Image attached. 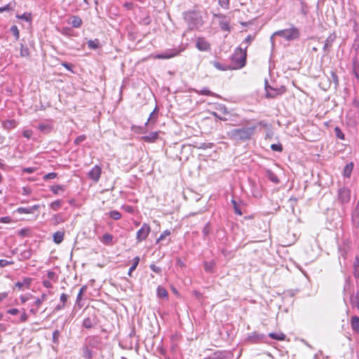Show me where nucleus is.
I'll return each mask as SVG.
<instances>
[{
	"instance_id": "nucleus-47",
	"label": "nucleus",
	"mask_w": 359,
	"mask_h": 359,
	"mask_svg": "<svg viewBox=\"0 0 359 359\" xmlns=\"http://www.w3.org/2000/svg\"><path fill=\"white\" fill-rule=\"evenodd\" d=\"M214 146V144L212 142H208V143H201L199 145L196 146V148L199 149H211Z\"/></svg>"
},
{
	"instance_id": "nucleus-9",
	"label": "nucleus",
	"mask_w": 359,
	"mask_h": 359,
	"mask_svg": "<svg viewBox=\"0 0 359 359\" xmlns=\"http://www.w3.org/2000/svg\"><path fill=\"white\" fill-rule=\"evenodd\" d=\"M265 335L264 334H259L256 332L250 334L247 337L246 340L250 344H257L262 342L265 339Z\"/></svg>"
},
{
	"instance_id": "nucleus-41",
	"label": "nucleus",
	"mask_w": 359,
	"mask_h": 359,
	"mask_svg": "<svg viewBox=\"0 0 359 359\" xmlns=\"http://www.w3.org/2000/svg\"><path fill=\"white\" fill-rule=\"evenodd\" d=\"M108 215L114 220H118L121 218V214L118 210H111L109 212Z\"/></svg>"
},
{
	"instance_id": "nucleus-1",
	"label": "nucleus",
	"mask_w": 359,
	"mask_h": 359,
	"mask_svg": "<svg viewBox=\"0 0 359 359\" xmlns=\"http://www.w3.org/2000/svg\"><path fill=\"white\" fill-rule=\"evenodd\" d=\"M257 126L233 128L226 133L229 139L236 142H245L250 140L255 133Z\"/></svg>"
},
{
	"instance_id": "nucleus-40",
	"label": "nucleus",
	"mask_w": 359,
	"mask_h": 359,
	"mask_svg": "<svg viewBox=\"0 0 359 359\" xmlns=\"http://www.w3.org/2000/svg\"><path fill=\"white\" fill-rule=\"evenodd\" d=\"M231 203L233 206L234 212L236 215H242L243 212H242L240 205L234 199L231 200Z\"/></svg>"
},
{
	"instance_id": "nucleus-22",
	"label": "nucleus",
	"mask_w": 359,
	"mask_h": 359,
	"mask_svg": "<svg viewBox=\"0 0 359 359\" xmlns=\"http://www.w3.org/2000/svg\"><path fill=\"white\" fill-rule=\"evenodd\" d=\"M31 283V278H25L23 281H18L15 284V287H17L18 290H22L23 287H26L27 288H29Z\"/></svg>"
},
{
	"instance_id": "nucleus-60",
	"label": "nucleus",
	"mask_w": 359,
	"mask_h": 359,
	"mask_svg": "<svg viewBox=\"0 0 359 359\" xmlns=\"http://www.w3.org/2000/svg\"><path fill=\"white\" fill-rule=\"evenodd\" d=\"M57 174L56 172H49L44 175L43 179L45 180L54 179L57 177Z\"/></svg>"
},
{
	"instance_id": "nucleus-57",
	"label": "nucleus",
	"mask_w": 359,
	"mask_h": 359,
	"mask_svg": "<svg viewBox=\"0 0 359 359\" xmlns=\"http://www.w3.org/2000/svg\"><path fill=\"white\" fill-rule=\"evenodd\" d=\"M199 94L202 95L210 96L212 95V92L207 88H203L200 91Z\"/></svg>"
},
{
	"instance_id": "nucleus-52",
	"label": "nucleus",
	"mask_w": 359,
	"mask_h": 359,
	"mask_svg": "<svg viewBox=\"0 0 359 359\" xmlns=\"http://www.w3.org/2000/svg\"><path fill=\"white\" fill-rule=\"evenodd\" d=\"M169 235H170V230L166 229L163 231L157 239L156 243H159L160 241H163L166 236H168Z\"/></svg>"
},
{
	"instance_id": "nucleus-25",
	"label": "nucleus",
	"mask_w": 359,
	"mask_h": 359,
	"mask_svg": "<svg viewBox=\"0 0 359 359\" xmlns=\"http://www.w3.org/2000/svg\"><path fill=\"white\" fill-rule=\"evenodd\" d=\"M216 263L214 260L206 261L203 262L204 270L208 273H212Z\"/></svg>"
},
{
	"instance_id": "nucleus-42",
	"label": "nucleus",
	"mask_w": 359,
	"mask_h": 359,
	"mask_svg": "<svg viewBox=\"0 0 359 359\" xmlns=\"http://www.w3.org/2000/svg\"><path fill=\"white\" fill-rule=\"evenodd\" d=\"M330 80L334 83V88H337L339 86V79L336 72L334 71L330 72Z\"/></svg>"
},
{
	"instance_id": "nucleus-59",
	"label": "nucleus",
	"mask_w": 359,
	"mask_h": 359,
	"mask_svg": "<svg viewBox=\"0 0 359 359\" xmlns=\"http://www.w3.org/2000/svg\"><path fill=\"white\" fill-rule=\"evenodd\" d=\"M230 0H219V5L226 9H228L229 7Z\"/></svg>"
},
{
	"instance_id": "nucleus-8",
	"label": "nucleus",
	"mask_w": 359,
	"mask_h": 359,
	"mask_svg": "<svg viewBox=\"0 0 359 359\" xmlns=\"http://www.w3.org/2000/svg\"><path fill=\"white\" fill-rule=\"evenodd\" d=\"M351 191L346 187H341L338 191V198L341 203H345L349 201Z\"/></svg>"
},
{
	"instance_id": "nucleus-54",
	"label": "nucleus",
	"mask_w": 359,
	"mask_h": 359,
	"mask_svg": "<svg viewBox=\"0 0 359 359\" xmlns=\"http://www.w3.org/2000/svg\"><path fill=\"white\" fill-rule=\"evenodd\" d=\"M212 115L213 116H215L216 118H217V119H219L220 121H228L229 119L225 115L222 116V115L219 114L217 111L212 112Z\"/></svg>"
},
{
	"instance_id": "nucleus-43",
	"label": "nucleus",
	"mask_w": 359,
	"mask_h": 359,
	"mask_svg": "<svg viewBox=\"0 0 359 359\" xmlns=\"http://www.w3.org/2000/svg\"><path fill=\"white\" fill-rule=\"evenodd\" d=\"M18 235L21 237H27V236H30L31 235V229H29V228H23V229H21L19 231H18Z\"/></svg>"
},
{
	"instance_id": "nucleus-14",
	"label": "nucleus",
	"mask_w": 359,
	"mask_h": 359,
	"mask_svg": "<svg viewBox=\"0 0 359 359\" xmlns=\"http://www.w3.org/2000/svg\"><path fill=\"white\" fill-rule=\"evenodd\" d=\"M196 46L201 51H206L210 49V43L203 38H198L196 41Z\"/></svg>"
},
{
	"instance_id": "nucleus-23",
	"label": "nucleus",
	"mask_w": 359,
	"mask_h": 359,
	"mask_svg": "<svg viewBox=\"0 0 359 359\" xmlns=\"http://www.w3.org/2000/svg\"><path fill=\"white\" fill-rule=\"evenodd\" d=\"M67 299H68V295L65 293H62L60 297V301L61 304L56 306V307L55 308V310L60 311V310L65 309V306H66V303L67 302Z\"/></svg>"
},
{
	"instance_id": "nucleus-32",
	"label": "nucleus",
	"mask_w": 359,
	"mask_h": 359,
	"mask_svg": "<svg viewBox=\"0 0 359 359\" xmlns=\"http://www.w3.org/2000/svg\"><path fill=\"white\" fill-rule=\"evenodd\" d=\"M352 221L356 228H359V209H355L352 213Z\"/></svg>"
},
{
	"instance_id": "nucleus-64",
	"label": "nucleus",
	"mask_w": 359,
	"mask_h": 359,
	"mask_svg": "<svg viewBox=\"0 0 359 359\" xmlns=\"http://www.w3.org/2000/svg\"><path fill=\"white\" fill-rule=\"evenodd\" d=\"M32 131L31 130H25L22 133V135L27 139H30L32 135Z\"/></svg>"
},
{
	"instance_id": "nucleus-37",
	"label": "nucleus",
	"mask_w": 359,
	"mask_h": 359,
	"mask_svg": "<svg viewBox=\"0 0 359 359\" xmlns=\"http://www.w3.org/2000/svg\"><path fill=\"white\" fill-rule=\"evenodd\" d=\"M50 190L55 195L58 194L59 191H65V186L64 185H53L50 187Z\"/></svg>"
},
{
	"instance_id": "nucleus-10",
	"label": "nucleus",
	"mask_w": 359,
	"mask_h": 359,
	"mask_svg": "<svg viewBox=\"0 0 359 359\" xmlns=\"http://www.w3.org/2000/svg\"><path fill=\"white\" fill-rule=\"evenodd\" d=\"M181 51H182V49L180 48L168 50L165 52L158 55L156 57L159 59H169L177 55Z\"/></svg>"
},
{
	"instance_id": "nucleus-15",
	"label": "nucleus",
	"mask_w": 359,
	"mask_h": 359,
	"mask_svg": "<svg viewBox=\"0 0 359 359\" xmlns=\"http://www.w3.org/2000/svg\"><path fill=\"white\" fill-rule=\"evenodd\" d=\"M39 208V205H34L32 207L23 208L20 207L17 209V212L20 214H32Z\"/></svg>"
},
{
	"instance_id": "nucleus-36",
	"label": "nucleus",
	"mask_w": 359,
	"mask_h": 359,
	"mask_svg": "<svg viewBox=\"0 0 359 359\" xmlns=\"http://www.w3.org/2000/svg\"><path fill=\"white\" fill-rule=\"evenodd\" d=\"M88 47L90 49H97L100 47V41L97 39H95L94 40H89L88 41Z\"/></svg>"
},
{
	"instance_id": "nucleus-44",
	"label": "nucleus",
	"mask_w": 359,
	"mask_h": 359,
	"mask_svg": "<svg viewBox=\"0 0 359 359\" xmlns=\"http://www.w3.org/2000/svg\"><path fill=\"white\" fill-rule=\"evenodd\" d=\"M20 55L21 57H28L29 55V50L27 46L21 44Z\"/></svg>"
},
{
	"instance_id": "nucleus-28",
	"label": "nucleus",
	"mask_w": 359,
	"mask_h": 359,
	"mask_svg": "<svg viewBox=\"0 0 359 359\" xmlns=\"http://www.w3.org/2000/svg\"><path fill=\"white\" fill-rule=\"evenodd\" d=\"M267 178L275 184H278L280 180L278 176L271 170H267L266 171Z\"/></svg>"
},
{
	"instance_id": "nucleus-7",
	"label": "nucleus",
	"mask_w": 359,
	"mask_h": 359,
	"mask_svg": "<svg viewBox=\"0 0 359 359\" xmlns=\"http://www.w3.org/2000/svg\"><path fill=\"white\" fill-rule=\"evenodd\" d=\"M102 168L100 166L95 165L88 173V177L95 182H97L100 178Z\"/></svg>"
},
{
	"instance_id": "nucleus-63",
	"label": "nucleus",
	"mask_w": 359,
	"mask_h": 359,
	"mask_svg": "<svg viewBox=\"0 0 359 359\" xmlns=\"http://www.w3.org/2000/svg\"><path fill=\"white\" fill-rule=\"evenodd\" d=\"M149 267L154 272L158 274H160L161 273V269L154 264H151Z\"/></svg>"
},
{
	"instance_id": "nucleus-17",
	"label": "nucleus",
	"mask_w": 359,
	"mask_h": 359,
	"mask_svg": "<svg viewBox=\"0 0 359 359\" xmlns=\"http://www.w3.org/2000/svg\"><path fill=\"white\" fill-rule=\"evenodd\" d=\"M18 126V122L15 119H8L2 122V127L7 130H11Z\"/></svg>"
},
{
	"instance_id": "nucleus-48",
	"label": "nucleus",
	"mask_w": 359,
	"mask_h": 359,
	"mask_svg": "<svg viewBox=\"0 0 359 359\" xmlns=\"http://www.w3.org/2000/svg\"><path fill=\"white\" fill-rule=\"evenodd\" d=\"M61 204H62V202L60 200H56L55 201H53L50 204V208L56 211L61 206Z\"/></svg>"
},
{
	"instance_id": "nucleus-29",
	"label": "nucleus",
	"mask_w": 359,
	"mask_h": 359,
	"mask_svg": "<svg viewBox=\"0 0 359 359\" xmlns=\"http://www.w3.org/2000/svg\"><path fill=\"white\" fill-rule=\"evenodd\" d=\"M64 236H65V233L63 231H56L53 234V241L56 244L61 243L64 239Z\"/></svg>"
},
{
	"instance_id": "nucleus-30",
	"label": "nucleus",
	"mask_w": 359,
	"mask_h": 359,
	"mask_svg": "<svg viewBox=\"0 0 359 359\" xmlns=\"http://www.w3.org/2000/svg\"><path fill=\"white\" fill-rule=\"evenodd\" d=\"M353 168V163H350L346 165L343 170V175L345 177H350Z\"/></svg>"
},
{
	"instance_id": "nucleus-24",
	"label": "nucleus",
	"mask_w": 359,
	"mask_h": 359,
	"mask_svg": "<svg viewBox=\"0 0 359 359\" xmlns=\"http://www.w3.org/2000/svg\"><path fill=\"white\" fill-rule=\"evenodd\" d=\"M351 326L352 330L359 334V317L354 316L351 319Z\"/></svg>"
},
{
	"instance_id": "nucleus-3",
	"label": "nucleus",
	"mask_w": 359,
	"mask_h": 359,
	"mask_svg": "<svg viewBox=\"0 0 359 359\" xmlns=\"http://www.w3.org/2000/svg\"><path fill=\"white\" fill-rule=\"evenodd\" d=\"M247 48L248 46L244 48L238 47L234 50L231 57L233 65V67L231 68V69H239L245 67L246 65Z\"/></svg>"
},
{
	"instance_id": "nucleus-20",
	"label": "nucleus",
	"mask_w": 359,
	"mask_h": 359,
	"mask_svg": "<svg viewBox=\"0 0 359 359\" xmlns=\"http://www.w3.org/2000/svg\"><path fill=\"white\" fill-rule=\"evenodd\" d=\"M113 239L114 236L112 234L106 233L100 238V241L106 245H112L114 244Z\"/></svg>"
},
{
	"instance_id": "nucleus-4",
	"label": "nucleus",
	"mask_w": 359,
	"mask_h": 359,
	"mask_svg": "<svg viewBox=\"0 0 359 359\" xmlns=\"http://www.w3.org/2000/svg\"><path fill=\"white\" fill-rule=\"evenodd\" d=\"M273 35L280 36L287 41H293L300 37V32L298 28L292 25L289 29L278 30L273 33Z\"/></svg>"
},
{
	"instance_id": "nucleus-21",
	"label": "nucleus",
	"mask_w": 359,
	"mask_h": 359,
	"mask_svg": "<svg viewBox=\"0 0 359 359\" xmlns=\"http://www.w3.org/2000/svg\"><path fill=\"white\" fill-rule=\"evenodd\" d=\"M352 74L359 80V62L356 57H354L352 61Z\"/></svg>"
},
{
	"instance_id": "nucleus-31",
	"label": "nucleus",
	"mask_w": 359,
	"mask_h": 359,
	"mask_svg": "<svg viewBox=\"0 0 359 359\" xmlns=\"http://www.w3.org/2000/svg\"><path fill=\"white\" fill-rule=\"evenodd\" d=\"M133 264L132 266L129 268V270H128V275L129 276H132V273L133 271H135L137 268V266H138L139 264V262H140V257L138 256L137 257H135L133 259Z\"/></svg>"
},
{
	"instance_id": "nucleus-46",
	"label": "nucleus",
	"mask_w": 359,
	"mask_h": 359,
	"mask_svg": "<svg viewBox=\"0 0 359 359\" xmlns=\"http://www.w3.org/2000/svg\"><path fill=\"white\" fill-rule=\"evenodd\" d=\"M11 32L15 36V40H18L20 37L19 30L16 25H12L10 28Z\"/></svg>"
},
{
	"instance_id": "nucleus-45",
	"label": "nucleus",
	"mask_w": 359,
	"mask_h": 359,
	"mask_svg": "<svg viewBox=\"0 0 359 359\" xmlns=\"http://www.w3.org/2000/svg\"><path fill=\"white\" fill-rule=\"evenodd\" d=\"M60 331L57 330H55L53 332V339L52 341L55 344L58 345L60 343L59 337H60Z\"/></svg>"
},
{
	"instance_id": "nucleus-56",
	"label": "nucleus",
	"mask_w": 359,
	"mask_h": 359,
	"mask_svg": "<svg viewBox=\"0 0 359 359\" xmlns=\"http://www.w3.org/2000/svg\"><path fill=\"white\" fill-rule=\"evenodd\" d=\"M46 294H43L41 298L36 299L34 302L35 306H39L41 304L42 302H43L46 299Z\"/></svg>"
},
{
	"instance_id": "nucleus-62",
	"label": "nucleus",
	"mask_w": 359,
	"mask_h": 359,
	"mask_svg": "<svg viewBox=\"0 0 359 359\" xmlns=\"http://www.w3.org/2000/svg\"><path fill=\"white\" fill-rule=\"evenodd\" d=\"M61 65H62L67 70L73 72L72 68H73L74 65L72 64L66 62H61Z\"/></svg>"
},
{
	"instance_id": "nucleus-11",
	"label": "nucleus",
	"mask_w": 359,
	"mask_h": 359,
	"mask_svg": "<svg viewBox=\"0 0 359 359\" xmlns=\"http://www.w3.org/2000/svg\"><path fill=\"white\" fill-rule=\"evenodd\" d=\"M344 291H348L351 294L349 297V302L353 308H358L359 307V298L358 294H355L353 291H351V287L348 286V288L344 287Z\"/></svg>"
},
{
	"instance_id": "nucleus-18",
	"label": "nucleus",
	"mask_w": 359,
	"mask_h": 359,
	"mask_svg": "<svg viewBox=\"0 0 359 359\" xmlns=\"http://www.w3.org/2000/svg\"><path fill=\"white\" fill-rule=\"evenodd\" d=\"M38 130H39L43 134H48L50 133L53 128V125L50 123H41L39 124L37 126Z\"/></svg>"
},
{
	"instance_id": "nucleus-6",
	"label": "nucleus",
	"mask_w": 359,
	"mask_h": 359,
	"mask_svg": "<svg viewBox=\"0 0 359 359\" xmlns=\"http://www.w3.org/2000/svg\"><path fill=\"white\" fill-rule=\"evenodd\" d=\"M214 17L217 18L219 19V25L222 30L230 32L231 27L229 25V20L227 19L226 15L221 13H218L214 14Z\"/></svg>"
},
{
	"instance_id": "nucleus-16",
	"label": "nucleus",
	"mask_w": 359,
	"mask_h": 359,
	"mask_svg": "<svg viewBox=\"0 0 359 359\" xmlns=\"http://www.w3.org/2000/svg\"><path fill=\"white\" fill-rule=\"evenodd\" d=\"M87 344H83L81 351L82 356L84 359H92L93 358V352Z\"/></svg>"
},
{
	"instance_id": "nucleus-19",
	"label": "nucleus",
	"mask_w": 359,
	"mask_h": 359,
	"mask_svg": "<svg viewBox=\"0 0 359 359\" xmlns=\"http://www.w3.org/2000/svg\"><path fill=\"white\" fill-rule=\"evenodd\" d=\"M158 138V132H151L149 135L142 137V139L149 143L154 142Z\"/></svg>"
},
{
	"instance_id": "nucleus-49",
	"label": "nucleus",
	"mask_w": 359,
	"mask_h": 359,
	"mask_svg": "<svg viewBox=\"0 0 359 359\" xmlns=\"http://www.w3.org/2000/svg\"><path fill=\"white\" fill-rule=\"evenodd\" d=\"M334 133H335V135L337 138H339L340 140L345 139V135H344V133L341 131V130L338 126L334 128Z\"/></svg>"
},
{
	"instance_id": "nucleus-51",
	"label": "nucleus",
	"mask_w": 359,
	"mask_h": 359,
	"mask_svg": "<svg viewBox=\"0 0 359 359\" xmlns=\"http://www.w3.org/2000/svg\"><path fill=\"white\" fill-rule=\"evenodd\" d=\"M20 256L23 259H29L32 256L31 250H26L20 253Z\"/></svg>"
},
{
	"instance_id": "nucleus-13",
	"label": "nucleus",
	"mask_w": 359,
	"mask_h": 359,
	"mask_svg": "<svg viewBox=\"0 0 359 359\" xmlns=\"http://www.w3.org/2000/svg\"><path fill=\"white\" fill-rule=\"evenodd\" d=\"M86 340L90 348H97L101 344V339L97 336L88 337Z\"/></svg>"
},
{
	"instance_id": "nucleus-50",
	"label": "nucleus",
	"mask_w": 359,
	"mask_h": 359,
	"mask_svg": "<svg viewBox=\"0 0 359 359\" xmlns=\"http://www.w3.org/2000/svg\"><path fill=\"white\" fill-rule=\"evenodd\" d=\"M217 109L223 115H229V112L227 110L226 107L224 104H219Z\"/></svg>"
},
{
	"instance_id": "nucleus-2",
	"label": "nucleus",
	"mask_w": 359,
	"mask_h": 359,
	"mask_svg": "<svg viewBox=\"0 0 359 359\" xmlns=\"http://www.w3.org/2000/svg\"><path fill=\"white\" fill-rule=\"evenodd\" d=\"M183 17L190 29H198L203 25V18L198 11L184 12Z\"/></svg>"
},
{
	"instance_id": "nucleus-38",
	"label": "nucleus",
	"mask_w": 359,
	"mask_h": 359,
	"mask_svg": "<svg viewBox=\"0 0 359 359\" xmlns=\"http://www.w3.org/2000/svg\"><path fill=\"white\" fill-rule=\"evenodd\" d=\"M211 231V225H210V222H208L205 224V225L204 226L203 230H202V233H203V238L205 239L206 237H208L210 234Z\"/></svg>"
},
{
	"instance_id": "nucleus-27",
	"label": "nucleus",
	"mask_w": 359,
	"mask_h": 359,
	"mask_svg": "<svg viewBox=\"0 0 359 359\" xmlns=\"http://www.w3.org/2000/svg\"><path fill=\"white\" fill-rule=\"evenodd\" d=\"M210 63L216 68L218 70H220V71H226L228 69H230L231 67L229 66V65H224V64H222L220 63L218 61H212L210 62Z\"/></svg>"
},
{
	"instance_id": "nucleus-35",
	"label": "nucleus",
	"mask_w": 359,
	"mask_h": 359,
	"mask_svg": "<svg viewBox=\"0 0 359 359\" xmlns=\"http://www.w3.org/2000/svg\"><path fill=\"white\" fill-rule=\"evenodd\" d=\"M95 323L94 320L90 318H86L83 321V326L87 329L92 328L95 325Z\"/></svg>"
},
{
	"instance_id": "nucleus-53",
	"label": "nucleus",
	"mask_w": 359,
	"mask_h": 359,
	"mask_svg": "<svg viewBox=\"0 0 359 359\" xmlns=\"http://www.w3.org/2000/svg\"><path fill=\"white\" fill-rule=\"evenodd\" d=\"M271 149L274 151L281 152L283 151V146L280 143L272 144L271 145Z\"/></svg>"
},
{
	"instance_id": "nucleus-5",
	"label": "nucleus",
	"mask_w": 359,
	"mask_h": 359,
	"mask_svg": "<svg viewBox=\"0 0 359 359\" xmlns=\"http://www.w3.org/2000/svg\"><path fill=\"white\" fill-rule=\"evenodd\" d=\"M151 231V228L148 224L144 223L142 227L137 231L136 233V239L137 242L144 241Z\"/></svg>"
},
{
	"instance_id": "nucleus-33",
	"label": "nucleus",
	"mask_w": 359,
	"mask_h": 359,
	"mask_svg": "<svg viewBox=\"0 0 359 359\" xmlns=\"http://www.w3.org/2000/svg\"><path fill=\"white\" fill-rule=\"evenodd\" d=\"M269 337L278 341H283L285 338V335L282 332H271L269 334Z\"/></svg>"
},
{
	"instance_id": "nucleus-26",
	"label": "nucleus",
	"mask_w": 359,
	"mask_h": 359,
	"mask_svg": "<svg viewBox=\"0 0 359 359\" xmlns=\"http://www.w3.org/2000/svg\"><path fill=\"white\" fill-rule=\"evenodd\" d=\"M69 23L73 27L79 28L82 25L83 21L80 17L74 15L71 18V22Z\"/></svg>"
},
{
	"instance_id": "nucleus-55",
	"label": "nucleus",
	"mask_w": 359,
	"mask_h": 359,
	"mask_svg": "<svg viewBox=\"0 0 359 359\" xmlns=\"http://www.w3.org/2000/svg\"><path fill=\"white\" fill-rule=\"evenodd\" d=\"M86 139V136L85 135H81L78 136L74 141V143L76 145L79 144L82 142H83Z\"/></svg>"
},
{
	"instance_id": "nucleus-61",
	"label": "nucleus",
	"mask_w": 359,
	"mask_h": 359,
	"mask_svg": "<svg viewBox=\"0 0 359 359\" xmlns=\"http://www.w3.org/2000/svg\"><path fill=\"white\" fill-rule=\"evenodd\" d=\"M61 34L65 36H71L72 35V29L69 27H64L61 30Z\"/></svg>"
},
{
	"instance_id": "nucleus-39",
	"label": "nucleus",
	"mask_w": 359,
	"mask_h": 359,
	"mask_svg": "<svg viewBox=\"0 0 359 359\" xmlns=\"http://www.w3.org/2000/svg\"><path fill=\"white\" fill-rule=\"evenodd\" d=\"M157 112H158V108L157 107H156L154 108V109L153 110V111L149 115V117L147 120V122L145 123L146 125L148 124V123L151 122V123H155L156 121V114H157Z\"/></svg>"
},
{
	"instance_id": "nucleus-58",
	"label": "nucleus",
	"mask_w": 359,
	"mask_h": 359,
	"mask_svg": "<svg viewBox=\"0 0 359 359\" xmlns=\"http://www.w3.org/2000/svg\"><path fill=\"white\" fill-rule=\"evenodd\" d=\"M53 219L54 220V224H60V223L64 222V220L62 219V216L60 215H59V214L55 215L53 216Z\"/></svg>"
},
{
	"instance_id": "nucleus-34",
	"label": "nucleus",
	"mask_w": 359,
	"mask_h": 359,
	"mask_svg": "<svg viewBox=\"0 0 359 359\" xmlns=\"http://www.w3.org/2000/svg\"><path fill=\"white\" fill-rule=\"evenodd\" d=\"M157 296L160 298L167 297L168 293L167 290L162 286H158L156 289Z\"/></svg>"
},
{
	"instance_id": "nucleus-12",
	"label": "nucleus",
	"mask_w": 359,
	"mask_h": 359,
	"mask_svg": "<svg viewBox=\"0 0 359 359\" xmlns=\"http://www.w3.org/2000/svg\"><path fill=\"white\" fill-rule=\"evenodd\" d=\"M337 36L335 33H331L327 38L326 39L324 46H323V51L326 53H329L330 48L332 46L333 42L335 41Z\"/></svg>"
}]
</instances>
